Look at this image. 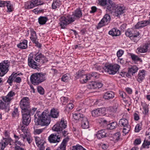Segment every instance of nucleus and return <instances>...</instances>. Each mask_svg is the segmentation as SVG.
<instances>
[{
	"mask_svg": "<svg viewBox=\"0 0 150 150\" xmlns=\"http://www.w3.org/2000/svg\"><path fill=\"white\" fill-rule=\"evenodd\" d=\"M62 80L64 82H67L69 80V77L65 74L63 75L61 78Z\"/></svg>",
	"mask_w": 150,
	"mask_h": 150,
	"instance_id": "nucleus-57",
	"label": "nucleus"
},
{
	"mask_svg": "<svg viewBox=\"0 0 150 150\" xmlns=\"http://www.w3.org/2000/svg\"><path fill=\"white\" fill-rule=\"evenodd\" d=\"M23 137H24V141H25L26 139V140L29 144H30L32 142V138L30 136V133L25 134V135H24L23 134Z\"/></svg>",
	"mask_w": 150,
	"mask_h": 150,
	"instance_id": "nucleus-45",
	"label": "nucleus"
},
{
	"mask_svg": "<svg viewBox=\"0 0 150 150\" xmlns=\"http://www.w3.org/2000/svg\"><path fill=\"white\" fill-rule=\"evenodd\" d=\"M14 137L15 139V143L16 146L23 145L22 141L24 142V137H23V134H21L19 136L14 134Z\"/></svg>",
	"mask_w": 150,
	"mask_h": 150,
	"instance_id": "nucleus-18",
	"label": "nucleus"
},
{
	"mask_svg": "<svg viewBox=\"0 0 150 150\" xmlns=\"http://www.w3.org/2000/svg\"><path fill=\"white\" fill-rule=\"evenodd\" d=\"M18 74H17V73H13L9 77L7 81V82L8 83L10 86H11L13 81L15 78L17 76Z\"/></svg>",
	"mask_w": 150,
	"mask_h": 150,
	"instance_id": "nucleus-30",
	"label": "nucleus"
},
{
	"mask_svg": "<svg viewBox=\"0 0 150 150\" xmlns=\"http://www.w3.org/2000/svg\"><path fill=\"white\" fill-rule=\"evenodd\" d=\"M133 28L128 29L125 31V34L126 36L128 37H129L130 38L132 37L138 31L135 30Z\"/></svg>",
	"mask_w": 150,
	"mask_h": 150,
	"instance_id": "nucleus-27",
	"label": "nucleus"
},
{
	"mask_svg": "<svg viewBox=\"0 0 150 150\" xmlns=\"http://www.w3.org/2000/svg\"><path fill=\"white\" fill-rule=\"evenodd\" d=\"M124 52L121 50H119L117 53V57H120L122 56L124 53Z\"/></svg>",
	"mask_w": 150,
	"mask_h": 150,
	"instance_id": "nucleus-59",
	"label": "nucleus"
},
{
	"mask_svg": "<svg viewBox=\"0 0 150 150\" xmlns=\"http://www.w3.org/2000/svg\"><path fill=\"white\" fill-rule=\"evenodd\" d=\"M82 16L81 11L80 9L76 10L72 15H69L73 22L75 20L78 19L81 17Z\"/></svg>",
	"mask_w": 150,
	"mask_h": 150,
	"instance_id": "nucleus-14",
	"label": "nucleus"
},
{
	"mask_svg": "<svg viewBox=\"0 0 150 150\" xmlns=\"http://www.w3.org/2000/svg\"><path fill=\"white\" fill-rule=\"evenodd\" d=\"M141 143V140L140 139H137L134 142V145H137L140 144Z\"/></svg>",
	"mask_w": 150,
	"mask_h": 150,
	"instance_id": "nucleus-63",
	"label": "nucleus"
},
{
	"mask_svg": "<svg viewBox=\"0 0 150 150\" xmlns=\"http://www.w3.org/2000/svg\"><path fill=\"white\" fill-rule=\"evenodd\" d=\"M139 33L138 31L131 37L130 39L133 42L137 43L139 40V37H138Z\"/></svg>",
	"mask_w": 150,
	"mask_h": 150,
	"instance_id": "nucleus-42",
	"label": "nucleus"
},
{
	"mask_svg": "<svg viewBox=\"0 0 150 150\" xmlns=\"http://www.w3.org/2000/svg\"><path fill=\"white\" fill-rule=\"evenodd\" d=\"M119 105L117 103H115L112 106L108 108L109 112L115 113L119 110Z\"/></svg>",
	"mask_w": 150,
	"mask_h": 150,
	"instance_id": "nucleus-25",
	"label": "nucleus"
},
{
	"mask_svg": "<svg viewBox=\"0 0 150 150\" xmlns=\"http://www.w3.org/2000/svg\"><path fill=\"white\" fill-rule=\"evenodd\" d=\"M18 74H17V73H13L9 77L7 81V82L8 83L10 86H11L13 81L15 78L17 76Z\"/></svg>",
	"mask_w": 150,
	"mask_h": 150,
	"instance_id": "nucleus-31",
	"label": "nucleus"
},
{
	"mask_svg": "<svg viewBox=\"0 0 150 150\" xmlns=\"http://www.w3.org/2000/svg\"><path fill=\"white\" fill-rule=\"evenodd\" d=\"M149 46L148 44H146L143 47L137 48L138 52L139 53H143L146 52L148 49Z\"/></svg>",
	"mask_w": 150,
	"mask_h": 150,
	"instance_id": "nucleus-37",
	"label": "nucleus"
},
{
	"mask_svg": "<svg viewBox=\"0 0 150 150\" xmlns=\"http://www.w3.org/2000/svg\"><path fill=\"white\" fill-rule=\"evenodd\" d=\"M108 33L109 35L113 36H118L121 34L120 31L119 30L115 28H113L110 30L109 32Z\"/></svg>",
	"mask_w": 150,
	"mask_h": 150,
	"instance_id": "nucleus-33",
	"label": "nucleus"
},
{
	"mask_svg": "<svg viewBox=\"0 0 150 150\" xmlns=\"http://www.w3.org/2000/svg\"><path fill=\"white\" fill-rule=\"evenodd\" d=\"M35 140L37 145L39 147L41 146H44V144L45 141L41 139L39 137H35Z\"/></svg>",
	"mask_w": 150,
	"mask_h": 150,
	"instance_id": "nucleus-32",
	"label": "nucleus"
},
{
	"mask_svg": "<svg viewBox=\"0 0 150 150\" xmlns=\"http://www.w3.org/2000/svg\"><path fill=\"white\" fill-rule=\"evenodd\" d=\"M150 145V141L147 140H144V143L142 145V146L144 148H145L147 146H149Z\"/></svg>",
	"mask_w": 150,
	"mask_h": 150,
	"instance_id": "nucleus-55",
	"label": "nucleus"
},
{
	"mask_svg": "<svg viewBox=\"0 0 150 150\" xmlns=\"http://www.w3.org/2000/svg\"><path fill=\"white\" fill-rule=\"evenodd\" d=\"M5 137L3 138V139L0 142V144H3L6 146L8 144L10 143L12 141L11 138L10 137V133L9 132L5 131L4 132Z\"/></svg>",
	"mask_w": 150,
	"mask_h": 150,
	"instance_id": "nucleus-12",
	"label": "nucleus"
},
{
	"mask_svg": "<svg viewBox=\"0 0 150 150\" xmlns=\"http://www.w3.org/2000/svg\"><path fill=\"white\" fill-rule=\"evenodd\" d=\"M138 70L137 67L136 66H133L131 68L129 69L128 75V76H130L131 75L137 72Z\"/></svg>",
	"mask_w": 150,
	"mask_h": 150,
	"instance_id": "nucleus-36",
	"label": "nucleus"
},
{
	"mask_svg": "<svg viewBox=\"0 0 150 150\" xmlns=\"http://www.w3.org/2000/svg\"><path fill=\"white\" fill-rule=\"evenodd\" d=\"M110 0H98L99 4L100 5L102 6H106L107 5V4H108V3L109 2V1Z\"/></svg>",
	"mask_w": 150,
	"mask_h": 150,
	"instance_id": "nucleus-49",
	"label": "nucleus"
},
{
	"mask_svg": "<svg viewBox=\"0 0 150 150\" xmlns=\"http://www.w3.org/2000/svg\"><path fill=\"white\" fill-rule=\"evenodd\" d=\"M69 139V138L68 137L64 139L59 147L57 150H66L67 143Z\"/></svg>",
	"mask_w": 150,
	"mask_h": 150,
	"instance_id": "nucleus-28",
	"label": "nucleus"
},
{
	"mask_svg": "<svg viewBox=\"0 0 150 150\" xmlns=\"http://www.w3.org/2000/svg\"><path fill=\"white\" fill-rule=\"evenodd\" d=\"M29 110L28 111V113H29V114L31 115H33L34 114L35 112L37 110V108H32L31 110L30 107H29Z\"/></svg>",
	"mask_w": 150,
	"mask_h": 150,
	"instance_id": "nucleus-54",
	"label": "nucleus"
},
{
	"mask_svg": "<svg viewBox=\"0 0 150 150\" xmlns=\"http://www.w3.org/2000/svg\"><path fill=\"white\" fill-rule=\"evenodd\" d=\"M43 56L41 53L38 52L34 55L35 60L37 62L40 63Z\"/></svg>",
	"mask_w": 150,
	"mask_h": 150,
	"instance_id": "nucleus-40",
	"label": "nucleus"
},
{
	"mask_svg": "<svg viewBox=\"0 0 150 150\" xmlns=\"http://www.w3.org/2000/svg\"><path fill=\"white\" fill-rule=\"evenodd\" d=\"M59 24L62 28H64L68 24L73 22L69 15L66 17H62L60 19Z\"/></svg>",
	"mask_w": 150,
	"mask_h": 150,
	"instance_id": "nucleus-8",
	"label": "nucleus"
},
{
	"mask_svg": "<svg viewBox=\"0 0 150 150\" xmlns=\"http://www.w3.org/2000/svg\"><path fill=\"white\" fill-rule=\"evenodd\" d=\"M35 122L37 125L41 126H47L50 122L49 115L46 112H43L41 114L37 113L35 115Z\"/></svg>",
	"mask_w": 150,
	"mask_h": 150,
	"instance_id": "nucleus-1",
	"label": "nucleus"
},
{
	"mask_svg": "<svg viewBox=\"0 0 150 150\" xmlns=\"http://www.w3.org/2000/svg\"><path fill=\"white\" fill-rule=\"evenodd\" d=\"M119 125L123 127V132L125 135L127 134L130 129V126L128 120L125 118L121 119L119 121Z\"/></svg>",
	"mask_w": 150,
	"mask_h": 150,
	"instance_id": "nucleus-6",
	"label": "nucleus"
},
{
	"mask_svg": "<svg viewBox=\"0 0 150 150\" xmlns=\"http://www.w3.org/2000/svg\"><path fill=\"white\" fill-rule=\"evenodd\" d=\"M46 80V73L42 72L32 74L30 76V80L34 85H38Z\"/></svg>",
	"mask_w": 150,
	"mask_h": 150,
	"instance_id": "nucleus-2",
	"label": "nucleus"
},
{
	"mask_svg": "<svg viewBox=\"0 0 150 150\" xmlns=\"http://www.w3.org/2000/svg\"><path fill=\"white\" fill-rule=\"evenodd\" d=\"M12 115L14 117L18 116V109L17 108H15L13 112L12 113Z\"/></svg>",
	"mask_w": 150,
	"mask_h": 150,
	"instance_id": "nucleus-60",
	"label": "nucleus"
},
{
	"mask_svg": "<svg viewBox=\"0 0 150 150\" xmlns=\"http://www.w3.org/2000/svg\"><path fill=\"white\" fill-rule=\"evenodd\" d=\"M21 129L24 133V135H25V134L29 133V132H28V129L26 126H22L21 127Z\"/></svg>",
	"mask_w": 150,
	"mask_h": 150,
	"instance_id": "nucleus-51",
	"label": "nucleus"
},
{
	"mask_svg": "<svg viewBox=\"0 0 150 150\" xmlns=\"http://www.w3.org/2000/svg\"><path fill=\"white\" fill-rule=\"evenodd\" d=\"M105 112V108H99L93 110L91 112V114L93 117H96L104 115Z\"/></svg>",
	"mask_w": 150,
	"mask_h": 150,
	"instance_id": "nucleus-13",
	"label": "nucleus"
},
{
	"mask_svg": "<svg viewBox=\"0 0 150 150\" xmlns=\"http://www.w3.org/2000/svg\"><path fill=\"white\" fill-rule=\"evenodd\" d=\"M149 25H150V20L149 19L148 20H144L138 22L135 25L134 28L135 29H139Z\"/></svg>",
	"mask_w": 150,
	"mask_h": 150,
	"instance_id": "nucleus-16",
	"label": "nucleus"
},
{
	"mask_svg": "<svg viewBox=\"0 0 150 150\" xmlns=\"http://www.w3.org/2000/svg\"><path fill=\"white\" fill-rule=\"evenodd\" d=\"M59 112L54 108L52 109L50 113V116L53 118H57L59 116Z\"/></svg>",
	"mask_w": 150,
	"mask_h": 150,
	"instance_id": "nucleus-35",
	"label": "nucleus"
},
{
	"mask_svg": "<svg viewBox=\"0 0 150 150\" xmlns=\"http://www.w3.org/2000/svg\"><path fill=\"white\" fill-rule=\"evenodd\" d=\"M81 121V126L83 128L86 129L89 127V122L86 117H84Z\"/></svg>",
	"mask_w": 150,
	"mask_h": 150,
	"instance_id": "nucleus-26",
	"label": "nucleus"
},
{
	"mask_svg": "<svg viewBox=\"0 0 150 150\" xmlns=\"http://www.w3.org/2000/svg\"><path fill=\"white\" fill-rule=\"evenodd\" d=\"M47 19V18L46 17L40 16L38 19L39 23L40 25H44Z\"/></svg>",
	"mask_w": 150,
	"mask_h": 150,
	"instance_id": "nucleus-43",
	"label": "nucleus"
},
{
	"mask_svg": "<svg viewBox=\"0 0 150 150\" xmlns=\"http://www.w3.org/2000/svg\"><path fill=\"white\" fill-rule=\"evenodd\" d=\"M67 126V122L64 118H62L59 122H57L52 127V129L57 132H60L62 129H65Z\"/></svg>",
	"mask_w": 150,
	"mask_h": 150,
	"instance_id": "nucleus-4",
	"label": "nucleus"
},
{
	"mask_svg": "<svg viewBox=\"0 0 150 150\" xmlns=\"http://www.w3.org/2000/svg\"><path fill=\"white\" fill-rule=\"evenodd\" d=\"M30 31L31 36L30 37V38L31 40L34 43H35L37 47H41V45L37 41V37L35 31H34L33 29H31Z\"/></svg>",
	"mask_w": 150,
	"mask_h": 150,
	"instance_id": "nucleus-17",
	"label": "nucleus"
},
{
	"mask_svg": "<svg viewBox=\"0 0 150 150\" xmlns=\"http://www.w3.org/2000/svg\"><path fill=\"white\" fill-rule=\"evenodd\" d=\"M61 136L56 134H52L48 137V139L51 143H57L60 141Z\"/></svg>",
	"mask_w": 150,
	"mask_h": 150,
	"instance_id": "nucleus-15",
	"label": "nucleus"
},
{
	"mask_svg": "<svg viewBox=\"0 0 150 150\" xmlns=\"http://www.w3.org/2000/svg\"><path fill=\"white\" fill-rule=\"evenodd\" d=\"M38 92L41 95H43L44 93V89L40 86H38L37 88Z\"/></svg>",
	"mask_w": 150,
	"mask_h": 150,
	"instance_id": "nucleus-53",
	"label": "nucleus"
},
{
	"mask_svg": "<svg viewBox=\"0 0 150 150\" xmlns=\"http://www.w3.org/2000/svg\"><path fill=\"white\" fill-rule=\"evenodd\" d=\"M20 106L21 109V112H28L30 106L29 99L28 98L24 97L21 100Z\"/></svg>",
	"mask_w": 150,
	"mask_h": 150,
	"instance_id": "nucleus-3",
	"label": "nucleus"
},
{
	"mask_svg": "<svg viewBox=\"0 0 150 150\" xmlns=\"http://www.w3.org/2000/svg\"><path fill=\"white\" fill-rule=\"evenodd\" d=\"M106 134V133L105 132V130H101L98 132L96 134V136L98 139H100L102 138L105 137Z\"/></svg>",
	"mask_w": 150,
	"mask_h": 150,
	"instance_id": "nucleus-38",
	"label": "nucleus"
},
{
	"mask_svg": "<svg viewBox=\"0 0 150 150\" xmlns=\"http://www.w3.org/2000/svg\"><path fill=\"white\" fill-rule=\"evenodd\" d=\"M43 129H36L35 130V134H40L43 131Z\"/></svg>",
	"mask_w": 150,
	"mask_h": 150,
	"instance_id": "nucleus-61",
	"label": "nucleus"
},
{
	"mask_svg": "<svg viewBox=\"0 0 150 150\" xmlns=\"http://www.w3.org/2000/svg\"><path fill=\"white\" fill-rule=\"evenodd\" d=\"M120 68L119 65L115 64L113 65H108L105 66L104 69L109 74L114 75L118 71Z\"/></svg>",
	"mask_w": 150,
	"mask_h": 150,
	"instance_id": "nucleus-5",
	"label": "nucleus"
},
{
	"mask_svg": "<svg viewBox=\"0 0 150 150\" xmlns=\"http://www.w3.org/2000/svg\"><path fill=\"white\" fill-rule=\"evenodd\" d=\"M106 125L107 126V128L108 129L111 130L115 129L117 125L116 122H114L108 124H107Z\"/></svg>",
	"mask_w": 150,
	"mask_h": 150,
	"instance_id": "nucleus-44",
	"label": "nucleus"
},
{
	"mask_svg": "<svg viewBox=\"0 0 150 150\" xmlns=\"http://www.w3.org/2000/svg\"><path fill=\"white\" fill-rule=\"evenodd\" d=\"M73 117L75 120H81L84 117L83 115L79 113H75L73 115Z\"/></svg>",
	"mask_w": 150,
	"mask_h": 150,
	"instance_id": "nucleus-46",
	"label": "nucleus"
},
{
	"mask_svg": "<svg viewBox=\"0 0 150 150\" xmlns=\"http://www.w3.org/2000/svg\"><path fill=\"white\" fill-rule=\"evenodd\" d=\"M91 78V74H88L86 75L84 74L82 77H81L80 81L82 83H86L88 80L90 79Z\"/></svg>",
	"mask_w": 150,
	"mask_h": 150,
	"instance_id": "nucleus-34",
	"label": "nucleus"
},
{
	"mask_svg": "<svg viewBox=\"0 0 150 150\" xmlns=\"http://www.w3.org/2000/svg\"><path fill=\"white\" fill-rule=\"evenodd\" d=\"M72 150H86L83 148L82 146L79 145H76L72 146Z\"/></svg>",
	"mask_w": 150,
	"mask_h": 150,
	"instance_id": "nucleus-48",
	"label": "nucleus"
},
{
	"mask_svg": "<svg viewBox=\"0 0 150 150\" xmlns=\"http://www.w3.org/2000/svg\"><path fill=\"white\" fill-rule=\"evenodd\" d=\"M144 70H142L140 71L138 74L137 80L139 83L142 82L144 78Z\"/></svg>",
	"mask_w": 150,
	"mask_h": 150,
	"instance_id": "nucleus-29",
	"label": "nucleus"
},
{
	"mask_svg": "<svg viewBox=\"0 0 150 150\" xmlns=\"http://www.w3.org/2000/svg\"><path fill=\"white\" fill-rule=\"evenodd\" d=\"M83 72L84 71L83 70L81 71H79L78 72L76 73V74L75 76L77 79L80 78L81 79V77H82L83 75V74H84Z\"/></svg>",
	"mask_w": 150,
	"mask_h": 150,
	"instance_id": "nucleus-50",
	"label": "nucleus"
},
{
	"mask_svg": "<svg viewBox=\"0 0 150 150\" xmlns=\"http://www.w3.org/2000/svg\"><path fill=\"white\" fill-rule=\"evenodd\" d=\"M98 122L100 123L103 124L105 125H107V121L106 120L102 118H99L98 120Z\"/></svg>",
	"mask_w": 150,
	"mask_h": 150,
	"instance_id": "nucleus-52",
	"label": "nucleus"
},
{
	"mask_svg": "<svg viewBox=\"0 0 150 150\" xmlns=\"http://www.w3.org/2000/svg\"><path fill=\"white\" fill-rule=\"evenodd\" d=\"M103 86L102 84L98 81H93L89 84L90 88L92 89H95L101 88Z\"/></svg>",
	"mask_w": 150,
	"mask_h": 150,
	"instance_id": "nucleus-24",
	"label": "nucleus"
},
{
	"mask_svg": "<svg viewBox=\"0 0 150 150\" xmlns=\"http://www.w3.org/2000/svg\"><path fill=\"white\" fill-rule=\"evenodd\" d=\"M61 100L63 102V104H64V103H67L68 102V98L67 97H62L61 98Z\"/></svg>",
	"mask_w": 150,
	"mask_h": 150,
	"instance_id": "nucleus-62",
	"label": "nucleus"
},
{
	"mask_svg": "<svg viewBox=\"0 0 150 150\" xmlns=\"http://www.w3.org/2000/svg\"><path fill=\"white\" fill-rule=\"evenodd\" d=\"M9 102H5L0 101V109L4 110L6 112L9 110Z\"/></svg>",
	"mask_w": 150,
	"mask_h": 150,
	"instance_id": "nucleus-19",
	"label": "nucleus"
},
{
	"mask_svg": "<svg viewBox=\"0 0 150 150\" xmlns=\"http://www.w3.org/2000/svg\"><path fill=\"white\" fill-rule=\"evenodd\" d=\"M6 6L7 8V12H11L13 11V5L11 4L10 1H7Z\"/></svg>",
	"mask_w": 150,
	"mask_h": 150,
	"instance_id": "nucleus-47",
	"label": "nucleus"
},
{
	"mask_svg": "<svg viewBox=\"0 0 150 150\" xmlns=\"http://www.w3.org/2000/svg\"><path fill=\"white\" fill-rule=\"evenodd\" d=\"M22 122L23 124L26 126H28L30 122L31 118L28 112H22Z\"/></svg>",
	"mask_w": 150,
	"mask_h": 150,
	"instance_id": "nucleus-10",
	"label": "nucleus"
},
{
	"mask_svg": "<svg viewBox=\"0 0 150 150\" xmlns=\"http://www.w3.org/2000/svg\"><path fill=\"white\" fill-rule=\"evenodd\" d=\"M61 4V2L60 0H54L52 7L53 9H56L58 8Z\"/></svg>",
	"mask_w": 150,
	"mask_h": 150,
	"instance_id": "nucleus-41",
	"label": "nucleus"
},
{
	"mask_svg": "<svg viewBox=\"0 0 150 150\" xmlns=\"http://www.w3.org/2000/svg\"><path fill=\"white\" fill-rule=\"evenodd\" d=\"M35 6L33 1L30 3L27 6V8L28 9H30L33 8Z\"/></svg>",
	"mask_w": 150,
	"mask_h": 150,
	"instance_id": "nucleus-64",
	"label": "nucleus"
},
{
	"mask_svg": "<svg viewBox=\"0 0 150 150\" xmlns=\"http://www.w3.org/2000/svg\"><path fill=\"white\" fill-rule=\"evenodd\" d=\"M115 4L114 3H112L111 0L109 1L106 6V7L108 10L111 12H112L115 10Z\"/></svg>",
	"mask_w": 150,
	"mask_h": 150,
	"instance_id": "nucleus-23",
	"label": "nucleus"
},
{
	"mask_svg": "<svg viewBox=\"0 0 150 150\" xmlns=\"http://www.w3.org/2000/svg\"><path fill=\"white\" fill-rule=\"evenodd\" d=\"M27 41L26 40H23L22 42L18 44V47L21 49H25L27 47Z\"/></svg>",
	"mask_w": 150,
	"mask_h": 150,
	"instance_id": "nucleus-39",
	"label": "nucleus"
},
{
	"mask_svg": "<svg viewBox=\"0 0 150 150\" xmlns=\"http://www.w3.org/2000/svg\"><path fill=\"white\" fill-rule=\"evenodd\" d=\"M64 129H62V131L60 132H57L58 134H62V135L64 137H66L68 134L67 131H66L65 130H63Z\"/></svg>",
	"mask_w": 150,
	"mask_h": 150,
	"instance_id": "nucleus-56",
	"label": "nucleus"
},
{
	"mask_svg": "<svg viewBox=\"0 0 150 150\" xmlns=\"http://www.w3.org/2000/svg\"><path fill=\"white\" fill-rule=\"evenodd\" d=\"M114 93L112 91H108L105 93L103 96V98L105 100H109L114 97Z\"/></svg>",
	"mask_w": 150,
	"mask_h": 150,
	"instance_id": "nucleus-22",
	"label": "nucleus"
},
{
	"mask_svg": "<svg viewBox=\"0 0 150 150\" xmlns=\"http://www.w3.org/2000/svg\"><path fill=\"white\" fill-rule=\"evenodd\" d=\"M8 61H4L3 62L0 63V76H4L8 71L9 64Z\"/></svg>",
	"mask_w": 150,
	"mask_h": 150,
	"instance_id": "nucleus-7",
	"label": "nucleus"
},
{
	"mask_svg": "<svg viewBox=\"0 0 150 150\" xmlns=\"http://www.w3.org/2000/svg\"><path fill=\"white\" fill-rule=\"evenodd\" d=\"M110 16L108 14H105L103 18L98 23L97 28L99 29L102 27L108 24L110 22Z\"/></svg>",
	"mask_w": 150,
	"mask_h": 150,
	"instance_id": "nucleus-9",
	"label": "nucleus"
},
{
	"mask_svg": "<svg viewBox=\"0 0 150 150\" xmlns=\"http://www.w3.org/2000/svg\"><path fill=\"white\" fill-rule=\"evenodd\" d=\"M131 57L132 59L133 60L138 61L141 60V59L139 57L134 54L132 55Z\"/></svg>",
	"mask_w": 150,
	"mask_h": 150,
	"instance_id": "nucleus-58",
	"label": "nucleus"
},
{
	"mask_svg": "<svg viewBox=\"0 0 150 150\" xmlns=\"http://www.w3.org/2000/svg\"><path fill=\"white\" fill-rule=\"evenodd\" d=\"M28 64L29 66L32 68L38 69L40 68V64L34 60L33 57H28Z\"/></svg>",
	"mask_w": 150,
	"mask_h": 150,
	"instance_id": "nucleus-11",
	"label": "nucleus"
},
{
	"mask_svg": "<svg viewBox=\"0 0 150 150\" xmlns=\"http://www.w3.org/2000/svg\"><path fill=\"white\" fill-rule=\"evenodd\" d=\"M125 11V7L124 6H118L115 9L114 15L118 16L119 15L123 13Z\"/></svg>",
	"mask_w": 150,
	"mask_h": 150,
	"instance_id": "nucleus-20",
	"label": "nucleus"
},
{
	"mask_svg": "<svg viewBox=\"0 0 150 150\" xmlns=\"http://www.w3.org/2000/svg\"><path fill=\"white\" fill-rule=\"evenodd\" d=\"M15 93L12 91L9 92L7 96L3 98V100L5 102H9L13 99V97L15 95Z\"/></svg>",
	"mask_w": 150,
	"mask_h": 150,
	"instance_id": "nucleus-21",
	"label": "nucleus"
}]
</instances>
